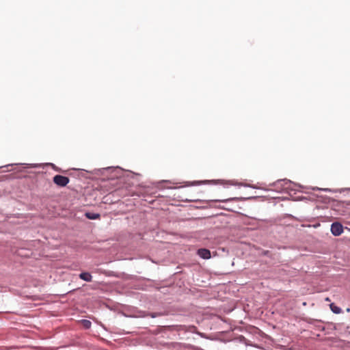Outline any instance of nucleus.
I'll list each match as a JSON object with an SVG mask.
<instances>
[{
	"instance_id": "nucleus-3",
	"label": "nucleus",
	"mask_w": 350,
	"mask_h": 350,
	"mask_svg": "<svg viewBox=\"0 0 350 350\" xmlns=\"http://www.w3.org/2000/svg\"><path fill=\"white\" fill-rule=\"evenodd\" d=\"M198 254L204 259H209L211 258V252L207 249H199Z\"/></svg>"
},
{
	"instance_id": "nucleus-1",
	"label": "nucleus",
	"mask_w": 350,
	"mask_h": 350,
	"mask_svg": "<svg viewBox=\"0 0 350 350\" xmlns=\"http://www.w3.org/2000/svg\"><path fill=\"white\" fill-rule=\"evenodd\" d=\"M53 183L59 187H65L70 181L69 178L62 175H55L53 178Z\"/></svg>"
},
{
	"instance_id": "nucleus-5",
	"label": "nucleus",
	"mask_w": 350,
	"mask_h": 350,
	"mask_svg": "<svg viewBox=\"0 0 350 350\" xmlns=\"http://www.w3.org/2000/svg\"><path fill=\"white\" fill-rule=\"evenodd\" d=\"M85 217L90 219H99L100 215L98 213H86Z\"/></svg>"
},
{
	"instance_id": "nucleus-9",
	"label": "nucleus",
	"mask_w": 350,
	"mask_h": 350,
	"mask_svg": "<svg viewBox=\"0 0 350 350\" xmlns=\"http://www.w3.org/2000/svg\"><path fill=\"white\" fill-rule=\"evenodd\" d=\"M148 316H150L152 318H155V317H157L160 316V314H159V313H150V314H148Z\"/></svg>"
},
{
	"instance_id": "nucleus-4",
	"label": "nucleus",
	"mask_w": 350,
	"mask_h": 350,
	"mask_svg": "<svg viewBox=\"0 0 350 350\" xmlns=\"http://www.w3.org/2000/svg\"><path fill=\"white\" fill-rule=\"evenodd\" d=\"M79 278L81 280L86 281V282H91L92 278L91 274L88 272H83V273H80Z\"/></svg>"
},
{
	"instance_id": "nucleus-7",
	"label": "nucleus",
	"mask_w": 350,
	"mask_h": 350,
	"mask_svg": "<svg viewBox=\"0 0 350 350\" xmlns=\"http://www.w3.org/2000/svg\"><path fill=\"white\" fill-rule=\"evenodd\" d=\"M82 324L84 326V327H85L86 329H88L91 327V322L88 320H83L82 321Z\"/></svg>"
},
{
	"instance_id": "nucleus-8",
	"label": "nucleus",
	"mask_w": 350,
	"mask_h": 350,
	"mask_svg": "<svg viewBox=\"0 0 350 350\" xmlns=\"http://www.w3.org/2000/svg\"><path fill=\"white\" fill-rule=\"evenodd\" d=\"M237 198H230L228 199H222V200H213V201L215 202H228V201H232V200H237Z\"/></svg>"
},
{
	"instance_id": "nucleus-10",
	"label": "nucleus",
	"mask_w": 350,
	"mask_h": 350,
	"mask_svg": "<svg viewBox=\"0 0 350 350\" xmlns=\"http://www.w3.org/2000/svg\"><path fill=\"white\" fill-rule=\"evenodd\" d=\"M326 301H330V299L329 297L325 298Z\"/></svg>"
},
{
	"instance_id": "nucleus-6",
	"label": "nucleus",
	"mask_w": 350,
	"mask_h": 350,
	"mask_svg": "<svg viewBox=\"0 0 350 350\" xmlns=\"http://www.w3.org/2000/svg\"><path fill=\"white\" fill-rule=\"evenodd\" d=\"M329 308L335 314H340L342 312L341 308L335 306L333 303L329 305Z\"/></svg>"
},
{
	"instance_id": "nucleus-2",
	"label": "nucleus",
	"mask_w": 350,
	"mask_h": 350,
	"mask_svg": "<svg viewBox=\"0 0 350 350\" xmlns=\"http://www.w3.org/2000/svg\"><path fill=\"white\" fill-rule=\"evenodd\" d=\"M331 232L334 236H339L343 232V226L338 222H334L331 226Z\"/></svg>"
}]
</instances>
